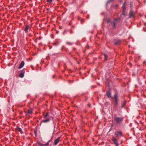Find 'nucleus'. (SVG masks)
<instances>
[{"label": "nucleus", "instance_id": "obj_1", "mask_svg": "<svg viewBox=\"0 0 146 146\" xmlns=\"http://www.w3.org/2000/svg\"><path fill=\"white\" fill-rule=\"evenodd\" d=\"M50 113L48 112H47L45 114V113L43 112V116L44 117V119L42 120L40 123V125H41L42 123H46L49 122L51 118H53V117L52 116H50Z\"/></svg>", "mask_w": 146, "mask_h": 146}, {"label": "nucleus", "instance_id": "obj_2", "mask_svg": "<svg viewBox=\"0 0 146 146\" xmlns=\"http://www.w3.org/2000/svg\"><path fill=\"white\" fill-rule=\"evenodd\" d=\"M114 119L117 124H121L122 122L124 117H118L116 114H115L114 116Z\"/></svg>", "mask_w": 146, "mask_h": 146}, {"label": "nucleus", "instance_id": "obj_3", "mask_svg": "<svg viewBox=\"0 0 146 146\" xmlns=\"http://www.w3.org/2000/svg\"><path fill=\"white\" fill-rule=\"evenodd\" d=\"M120 2L121 3H123V5L122 6V8L123 9V14L125 15V9L126 8L125 7V0H120Z\"/></svg>", "mask_w": 146, "mask_h": 146}, {"label": "nucleus", "instance_id": "obj_4", "mask_svg": "<svg viewBox=\"0 0 146 146\" xmlns=\"http://www.w3.org/2000/svg\"><path fill=\"white\" fill-rule=\"evenodd\" d=\"M115 135L116 137L117 138H119L121 137H123V135L122 132L121 131H116L115 133Z\"/></svg>", "mask_w": 146, "mask_h": 146}, {"label": "nucleus", "instance_id": "obj_5", "mask_svg": "<svg viewBox=\"0 0 146 146\" xmlns=\"http://www.w3.org/2000/svg\"><path fill=\"white\" fill-rule=\"evenodd\" d=\"M114 98L115 100V106H117L118 105V96L117 93H115L114 95Z\"/></svg>", "mask_w": 146, "mask_h": 146}, {"label": "nucleus", "instance_id": "obj_6", "mask_svg": "<svg viewBox=\"0 0 146 146\" xmlns=\"http://www.w3.org/2000/svg\"><path fill=\"white\" fill-rule=\"evenodd\" d=\"M25 112L26 113V115H28L29 117H30V115L33 113V109L32 108H30L28 110L27 112L26 111Z\"/></svg>", "mask_w": 146, "mask_h": 146}, {"label": "nucleus", "instance_id": "obj_7", "mask_svg": "<svg viewBox=\"0 0 146 146\" xmlns=\"http://www.w3.org/2000/svg\"><path fill=\"white\" fill-rule=\"evenodd\" d=\"M25 71V68H23L21 70L20 72V74L19 76L21 78H23L24 76V74Z\"/></svg>", "mask_w": 146, "mask_h": 146}, {"label": "nucleus", "instance_id": "obj_8", "mask_svg": "<svg viewBox=\"0 0 146 146\" xmlns=\"http://www.w3.org/2000/svg\"><path fill=\"white\" fill-rule=\"evenodd\" d=\"M112 140L114 143L115 144L116 146H119V144L118 143V140L115 138L113 137Z\"/></svg>", "mask_w": 146, "mask_h": 146}, {"label": "nucleus", "instance_id": "obj_9", "mask_svg": "<svg viewBox=\"0 0 146 146\" xmlns=\"http://www.w3.org/2000/svg\"><path fill=\"white\" fill-rule=\"evenodd\" d=\"M114 42L115 45H118L121 44V40L120 39H116L114 40Z\"/></svg>", "mask_w": 146, "mask_h": 146}, {"label": "nucleus", "instance_id": "obj_10", "mask_svg": "<svg viewBox=\"0 0 146 146\" xmlns=\"http://www.w3.org/2000/svg\"><path fill=\"white\" fill-rule=\"evenodd\" d=\"M134 17V15L133 11L132 10L130 11L129 13V18Z\"/></svg>", "mask_w": 146, "mask_h": 146}, {"label": "nucleus", "instance_id": "obj_11", "mask_svg": "<svg viewBox=\"0 0 146 146\" xmlns=\"http://www.w3.org/2000/svg\"><path fill=\"white\" fill-rule=\"evenodd\" d=\"M60 137H58L56 139H55L54 142V145H57L60 141Z\"/></svg>", "mask_w": 146, "mask_h": 146}, {"label": "nucleus", "instance_id": "obj_12", "mask_svg": "<svg viewBox=\"0 0 146 146\" xmlns=\"http://www.w3.org/2000/svg\"><path fill=\"white\" fill-rule=\"evenodd\" d=\"M25 64L24 62L23 61H21L19 66L18 67V69H20L22 68L24 66Z\"/></svg>", "mask_w": 146, "mask_h": 146}, {"label": "nucleus", "instance_id": "obj_13", "mask_svg": "<svg viewBox=\"0 0 146 146\" xmlns=\"http://www.w3.org/2000/svg\"><path fill=\"white\" fill-rule=\"evenodd\" d=\"M50 141L49 140L47 142L46 144H42L40 142H38V144L40 146H46L49 143Z\"/></svg>", "mask_w": 146, "mask_h": 146}, {"label": "nucleus", "instance_id": "obj_14", "mask_svg": "<svg viewBox=\"0 0 146 146\" xmlns=\"http://www.w3.org/2000/svg\"><path fill=\"white\" fill-rule=\"evenodd\" d=\"M106 94L108 98H110L111 97V91L109 90L106 92Z\"/></svg>", "mask_w": 146, "mask_h": 146}, {"label": "nucleus", "instance_id": "obj_15", "mask_svg": "<svg viewBox=\"0 0 146 146\" xmlns=\"http://www.w3.org/2000/svg\"><path fill=\"white\" fill-rule=\"evenodd\" d=\"M29 28V25H27L25 27L24 30L25 33H27L28 32Z\"/></svg>", "mask_w": 146, "mask_h": 146}, {"label": "nucleus", "instance_id": "obj_16", "mask_svg": "<svg viewBox=\"0 0 146 146\" xmlns=\"http://www.w3.org/2000/svg\"><path fill=\"white\" fill-rule=\"evenodd\" d=\"M118 19H114L115 21L113 23V28L114 29L116 27V25L117 24V23L116 21Z\"/></svg>", "mask_w": 146, "mask_h": 146}, {"label": "nucleus", "instance_id": "obj_17", "mask_svg": "<svg viewBox=\"0 0 146 146\" xmlns=\"http://www.w3.org/2000/svg\"><path fill=\"white\" fill-rule=\"evenodd\" d=\"M16 129L18 131L20 132L21 134H22L23 133V131L22 129L21 128L17 127Z\"/></svg>", "mask_w": 146, "mask_h": 146}, {"label": "nucleus", "instance_id": "obj_18", "mask_svg": "<svg viewBox=\"0 0 146 146\" xmlns=\"http://www.w3.org/2000/svg\"><path fill=\"white\" fill-rule=\"evenodd\" d=\"M104 60H106L108 59V56L106 54H104Z\"/></svg>", "mask_w": 146, "mask_h": 146}, {"label": "nucleus", "instance_id": "obj_19", "mask_svg": "<svg viewBox=\"0 0 146 146\" xmlns=\"http://www.w3.org/2000/svg\"><path fill=\"white\" fill-rule=\"evenodd\" d=\"M46 2L49 4L51 3L53 1V0H46Z\"/></svg>", "mask_w": 146, "mask_h": 146}, {"label": "nucleus", "instance_id": "obj_20", "mask_svg": "<svg viewBox=\"0 0 146 146\" xmlns=\"http://www.w3.org/2000/svg\"><path fill=\"white\" fill-rule=\"evenodd\" d=\"M126 103H127V102L126 101H124L123 104H122V105L121 106V107L122 108V107H124L125 106V105L126 104Z\"/></svg>", "mask_w": 146, "mask_h": 146}, {"label": "nucleus", "instance_id": "obj_21", "mask_svg": "<svg viewBox=\"0 0 146 146\" xmlns=\"http://www.w3.org/2000/svg\"><path fill=\"white\" fill-rule=\"evenodd\" d=\"M65 48L64 46H62L61 48V50H63L64 49H65Z\"/></svg>", "mask_w": 146, "mask_h": 146}, {"label": "nucleus", "instance_id": "obj_22", "mask_svg": "<svg viewBox=\"0 0 146 146\" xmlns=\"http://www.w3.org/2000/svg\"><path fill=\"white\" fill-rule=\"evenodd\" d=\"M88 106L90 108L91 106V104H88Z\"/></svg>", "mask_w": 146, "mask_h": 146}, {"label": "nucleus", "instance_id": "obj_23", "mask_svg": "<svg viewBox=\"0 0 146 146\" xmlns=\"http://www.w3.org/2000/svg\"><path fill=\"white\" fill-rule=\"evenodd\" d=\"M110 21H111V20H110V19H108V21H107L108 23H110Z\"/></svg>", "mask_w": 146, "mask_h": 146}, {"label": "nucleus", "instance_id": "obj_24", "mask_svg": "<svg viewBox=\"0 0 146 146\" xmlns=\"http://www.w3.org/2000/svg\"><path fill=\"white\" fill-rule=\"evenodd\" d=\"M30 67H31V68H32V69L33 70H34V67H33V66H30Z\"/></svg>", "mask_w": 146, "mask_h": 146}, {"label": "nucleus", "instance_id": "obj_25", "mask_svg": "<svg viewBox=\"0 0 146 146\" xmlns=\"http://www.w3.org/2000/svg\"><path fill=\"white\" fill-rule=\"evenodd\" d=\"M34 133H35V135L36 136V131H35Z\"/></svg>", "mask_w": 146, "mask_h": 146}, {"label": "nucleus", "instance_id": "obj_26", "mask_svg": "<svg viewBox=\"0 0 146 146\" xmlns=\"http://www.w3.org/2000/svg\"><path fill=\"white\" fill-rule=\"evenodd\" d=\"M66 43H67V44H71L70 42H66Z\"/></svg>", "mask_w": 146, "mask_h": 146}, {"label": "nucleus", "instance_id": "obj_27", "mask_svg": "<svg viewBox=\"0 0 146 146\" xmlns=\"http://www.w3.org/2000/svg\"><path fill=\"white\" fill-rule=\"evenodd\" d=\"M42 38V37L41 36H39L38 38V39H41Z\"/></svg>", "mask_w": 146, "mask_h": 146}, {"label": "nucleus", "instance_id": "obj_28", "mask_svg": "<svg viewBox=\"0 0 146 146\" xmlns=\"http://www.w3.org/2000/svg\"><path fill=\"white\" fill-rule=\"evenodd\" d=\"M113 126V124H112V125L111 126V127H112Z\"/></svg>", "mask_w": 146, "mask_h": 146}, {"label": "nucleus", "instance_id": "obj_29", "mask_svg": "<svg viewBox=\"0 0 146 146\" xmlns=\"http://www.w3.org/2000/svg\"><path fill=\"white\" fill-rule=\"evenodd\" d=\"M144 25H146V23H144Z\"/></svg>", "mask_w": 146, "mask_h": 146}, {"label": "nucleus", "instance_id": "obj_30", "mask_svg": "<svg viewBox=\"0 0 146 146\" xmlns=\"http://www.w3.org/2000/svg\"><path fill=\"white\" fill-rule=\"evenodd\" d=\"M41 116H40L39 118L40 119H41Z\"/></svg>", "mask_w": 146, "mask_h": 146}, {"label": "nucleus", "instance_id": "obj_31", "mask_svg": "<svg viewBox=\"0 0 146 146\" xmlns=\"http://www.w3.org/2000/svg\"><path fill=\"white\" fill-rule=\"evenodd\" d=\"M115 6H116L117 7H118V5H116Z\"/></svg>", "mask_w": 146, "mask_h": 146}, {"label": "nucleus", "instance_id": "obj_32", "mask_svg": "<svg viewBox=\"0 0 146 146\" xmlns=\"http://www.w3.org/2000/svg\"><path fill=\"white\" fill-rule=\"evenodd\" d=\"M111 129H110V131L111 130Z\"/></svg>", "mask_w": 146, "mask_h": 146}, {"label": "nucleus", "instance_id": "obj_33", "mask_svg": "<svg viewBox=\"0 0 146 146\" xmlns=\"http://www.w3.org/2000/svg\"><path fill=\"white\" fill-rule=\"evenodd\" d=\"M70 33H72V31H70Z\"/></svg>", "mask_w": 146, "mask_h": 146}, {"label": "nucleus", "instance_id": "obj_34", "mask_svg": "<svg viewBox=\"0 0 146 146\" xmlns=\"http://www.w3.org/2000/svg\"><path fill=\"white\" fill-rule=\"evenodd\" d=\"M75 49V48H74V50Z\"/></svg>", "mask_w": 146, "mask_h": 146}, {"label": "nucleus", "instance_id": "obj_35", "mask_svg": "<svg viewBox=\"0 0 146 146\" xmlns=\"http://www.w3.org/2000/svg\"><path fill=\"white\" fill-rule=\"evenodd\" d=\"M54 76H53V78H54Z\"/></svg>", "mask_w": 146, "mask_h": 146}]
</instances>
